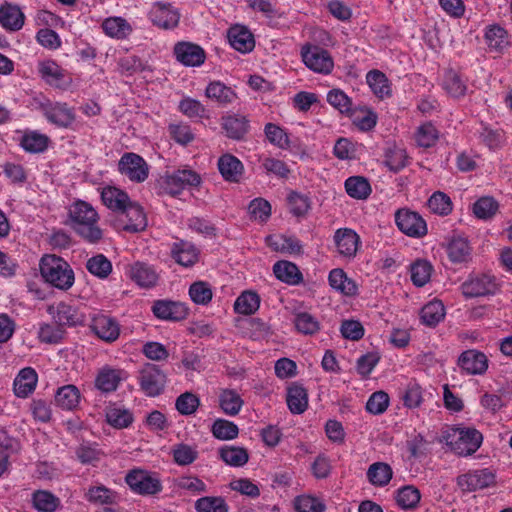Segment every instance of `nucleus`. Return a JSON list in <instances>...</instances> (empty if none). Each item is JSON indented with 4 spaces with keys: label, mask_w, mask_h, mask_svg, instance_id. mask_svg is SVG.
Returning <instances> with one entry per match:
<instances>
[{
    "label": "nucleus",
    "mask_w": 512,
    "mask_h": 512,
    "mask_svg": "<svg viewBox=\"0 0 512 512\" xmlns=\"http://www.w3.org/2000/svg\"><path fill=\"white\" fill-rule=\"evenodd\" d=\"M69 218L73 230L85 241L96 243L103 232L98 225L99 215L88 202L78 200L69 208Z\"/></svg>",
    "instance_id": "1"
},
{
    "label": "nucleus",
    "mask_w": 512,
    "mask_h": 512,
    "mask_svg": "<svg viewBox=\"0 0 512 512\" xmlns=\"http://www.w3.org/2000/svg\"><path fill=\"white\" fill-rule=\"evenodd\" d=\"M39 266L41 276L51 286L63 291L73 286L74 271L63 258L56 255H44Z\"/></svg>",
    "instance_id": "2"
},
{
    "label": "nucleus",
    "mask_w": 512,
    "mask_h": 512,
    "mask_svg": "<svg viewBox=\"0 0 512 512\" xmlns=\"http://www.w3.org/2000/svg\"><path fill=\"white\" fill-rule=\"evenodd\" d=\"M446 443L459 456L475 453L483 441L482 434L473 428H452L445 436Z\"/></svg>",
    "instance_id": "3"
},
{
    "label": "nucleus",
    "mask_w": 512,
    "mask_h": 512,
    "mask_svg": "<svg viewBox=\"0 0 512 512\" xmlns=\"http://www.w3.org/2000/svg\"><path fill=\"white\" fill-rule=\"evenodd\" d=\"M41 111L46 120L58 128L75 129L76 114L74 108L65 102L42 103Z\"/></svg>",
    "instance_id": "4"
},
{
    "label": "nucleus",
    "mask_w": 512,
    "mask_h": 512,
    "mask_svg": "<svg viewBox=\"0 0 512 512\" xmlns=\"http://www.w3.org/2000/svg\"><path fill=\"white\" fill-rule=\"evenodd\" d=\"M201 182L200 176L190 169H179L171 174H166L162 178V189L172 195L180 194L188 187L198 186Z\"/></svg>",
    "instance_id": "5"
},
{
    "label": "nucleus",
    "mask_w": 512,
    "mask_h": 512,
    "mask_svg": "<svg viewBox=\"0 0 512 512\" xmlns=\"http://www.w3.org/2000/svg\"><path fill=\"white\" fill-rule=\"evenodd\" d=\"M304 64L312 71L327 75L334 67L330 53L316 45H305L301 49Z\"/></svg>",
    "instance_id": "6"
},
{
    "label": "nucleus",
    "mask_w": 512,
    "mask_h": 512,
    "mask_svg": "<svg viewBox=\"0 0 512 512\" xmlns=\"http://www.w3.org/2000/svg\"><path fill=\"white\" fill-rule=\"evenodd\" d=\"M138 379L142 391L150 397L159 395L166 383L165 373L152 363L143 365L139 371Z\"/></svg>",
    "instance_id": "7"
},
{
    "label": "nucleus",
    "mask_w": 512,
    "mask_h": 512,
    "mask_svg": "<svg viewBox=\"0 0 512 512\" xmlns=\"http://www.w3.org/2000/svg\"><path fill=\"white\" fill-rule=\"evenodd\" d=\"M119 172L130 181L141 183L149 175V166L147 162L138 154L125 153L118 163Z\"/></svg>",
    "instance_id": "8"
},
{
    "label": "nucleus",
    "mask_w": 512,
    "mask_h": 512,
    "mask_svg": "<svg viewBox=\"0 0 512 512\" xmlns=\"http://www.w3.org/2000/svg\"><path fill=\"white\" fill-rule=\"evenodd\" d=\"M37 70L41 79L52 87L66 90L72 84V78L66 70L51 59L39 61Z\"/></svg>",
    "instance_id": "9"
},
{
    "label": "nucleus",
    "mask_w": 512,
    "mask_h": 512,
    "mask_svg": "<svg viewBox=\"0 0 512 512\" xmlns=\"http://www.w3.org/2000/svg\"><path fill=\"white\" fill-rule=\"evenodd\" d=\"M395 223L399 230L409 237L421 238L427 234V224L420 214L409 209H399L395 213Z\"/></svg>",
    "instance_id": "10"
},
{
    "label": "nucleus",
    "mask_w": 512,
    "mask_h": 512,
    "mask_svg": "<svg viewBox=\"0 0 512 512\" xmlns=\"http://www.w3.org/2000/svg\"><path fill=\"white\" fill-rule=\"evenodd\" d=\"M495 482L496 476L489 468L472 470L457 477V485L466 493L488 488Z\"/></svg>",
    "instance_id": "11"
},
{
    "label": "nucleus",
    "mask_w": 512,
    "mask_h": 512,
    "mask_svg": "<svg viewBox=\"0 0 512 512\" xmlns=\"http://www.w3.org/2000/svg\"><path fill=\"white\" fill-rule=\"evenodd\" d=\"M125 480L132 491L142 495L156 494L162 489L159 479L145 470H132Z\"/></svg>",
    "instance_id": "12"
},
{
    "label": "nucleus",
    "mask_w": 512,
    "mask_h": 512,
    "mask_svg": "<svg viewBox=\"0 0 512 512\" xmlns=\"http://www.w3.org/2000/svg\"><path fill=\"white\" fill-rule=\"evenodd\" d=\"M47 312L52 316L55 323L61 327L77 326L85 321V314L77 306L65 302L50 305Z\"/></svg>",
    "instance_id": "13"
},
{
    "label": "nucleus",
    "mask_w": 512,
    "mask_h": 512,
    "mask_svg": "<svg viewBox=\"0 0 512 512\" xmlns=\"http://www.w3.org/2000/svg\"><path fill=\"white\" fill-rule=\"evenodd\" d=\"M149 19L157 27L167 30L178 25L180 14L171 4L156 2L150 9Z\"/></svg>",
    "instance_id": "14"
},
{
    "label": "nucleus",
    "mask_w": 512,
    "mask_h": 512,
    "mask_svg": "<svg viewBox=\"0 0 512 512\" xmlns=\"http://www.w3.org/2000/svg\"><path fill=\"white\" fill-rule=\"evenodd\" d=\"M90 328L99 339L107 343L115 342L120 336L119 323L108 315L99 314L93 317Z\"/></svg>",
    "instance_id": "15"
},
{
    "label": "nucleus",
    "mask_w": 512,
    "mask_h": 512,
    "mask_svg": "<svg viewBox=\"0 0 512 512\" xmlns=\"http://www.w3.org/2000/svg\"><path fill=\"white\" fill-rule=\"evenodd\" d=\"M174 55L181 64L188 67L201 66L206 58L202 47L191 42H179L174 47Z\"/></svg>",
    "instance_id": "16"
},
{
    "label": "nucleus",
    "mask_w": 512,
    "mask_h": 512,
    "mask_svg": "<svg viewBox=\"0 0 512 512\" xmlns=\"http://www.w3.org/2000/svg\"><path fill=\"white\" fill-rule=\"evenodd\" d=\"M458 366L468 375H482L488 368V359L484 353L469 349L459 356Z\"/></svg>",
    "instance_id": "17"
},
{
    "label": "nucleus",
    "mask_w": 512,
    "mask_h": 512,
    "mask_svg": "<svg viewBox=\"0 0 512 512\" xmlns=\"http://www.w3.org/2000/svg\"><path fill=\"white\" fill-rule=\"evenodd\" d=\"M461 288L464 296L473 298L495 293L497 284L494 277L480 275L465 281Z\"/></svg>",
    "instance_id": "18"
},
{
    "label": "nucleus",
    "mask_w": 512,
    "mask_h": 512,
    "mask_svg": "<svg viewBox=\"0 0 512 512\" xmlns=\"http://www.w3.org/2000/svg\"><path fill=\"white\" fill-rule=\"evenodd\" d=\"M152 311L158 319L166 321H181L188 315V309L183 303L169 300L155 301Z\"/></svg>",
    "instance_id": "19"
},
{
    "label": "nucleus",
    "mask_w": 512,
    "mask_h": 512,
    "mask_svg": "<svg viewBox=\"0 0 512 512\" xmlns=\"http://www.w3.org/2000/svg\"><path fill=\"white\" fill-rule=\"evenodd\" d=\"M124 379H126L124 370L104 366L96 376L95 387L103 393H110L115 391Z\"/></svg>",
    "instance_id": "20"
},
{
    "label": "nucleus",
    "mask_w": 512,
    "mask_h": 512,
    "mask_svg": "<svg viewBox=\"0 0 512 512\" xmlns=\"http://www.w3.org/2000/svg\"><path fill=\"white\" fill-rule=\"evenodd\" d=\"M358 234L349 228L338 229L334 235V242L340 255L352 258L355 256L359 245Z\"/></svg>",
    "instance_id": "21"
},
{
    "label": "nucleus",
    "mask_w": 512,
    "mask_h": 512,
    "mask_svg": "<svg viewBox=\"0 0 512 512\" xmlns=\"http://www.w3.org/2000/svg\"><path fill=\"white\" fill-rule=\"evenodd\" d=\"M171 257L181 266L191 267L199 257L198 249L191 243L185 240H178L171 245Z\"/></svg>",
    "instance_id": "22"
},
{
    "label": "nucleus",
    "mask_w": 512,
    "mask_h": 512,
    "mask_svg": "<svg viewBox=\"0 0 512 512\" xmlns=\"http://www.w3.org/2000/svg\"><path fill=\"white\" fill-rule=\"evenodd\" d=\"M128 275L140 287L149 288L156 284L158 274L155 269L143 262H135L128 268Z\"/></svg>",
    "instance_id": "23"
},
{
    "label": "nucleus",
    "mask_w": 512,
    "mask_h": 512,
    "mask_svg": "<svg viewBox=\"0 0 512 512\" xmlns=\"http://www.w3.org/2000/svg\"><path fill=\"white\" fill-rule=\"evenodd\" d=\"M228 40L230 45L241 53H248L255 46L252 33L241 25H235L228 30Z\"/></svg>",
    "instance_id": "24"
},
{
    "label": "nucleus",
    "mask_w": 512,
    "mask_h": 512,
    "mask_svg": "<svg viewBox=\"0 0 512 512\" xmlns=\"http://www.w3.org/2000/svg\"><path fill=\"white\" fill-rule=\"evenodd\" d=\"M205 95L221 106L230 105L238 98L234 89L221 81L210 82L205 89Z\"/></svg>",
    "instance_id": "25"
},
{
    "label": "nucleus",
    "mask_w": 512,
    "mask_h": 512,
    "mask_svg": "<svg viewBox=\"0 0 512 512\" xmlns=\"http://www.w3.org/2000/svg\"><path fill=\"white\" fill-rule=\"evenodd\" d=\"M101 199L106 207L117 213H121L131 201L125 191L114 186L104 187L101 191Z\"/></svg>",
    "instance_id": "26"
},
{
    "label": "nucleus",
    "mask_w": 512,
    "mask_h": 512,
    "mask_svg": "<svg viewBox=\"0 0 512 512\" xmlns=\"http://www.w3.org/2000/svg\"><path fill=\"white\" fill-rule=\"evenodd\" d=\"M37 382L38 376L33 368L26 367L20 370L13 383L16 396L21 398L27 397L35 390Z\"/></svg>",
    "instance_id": "27"
},
{
    "label": "nucleus",
    "mask_w": 512,
    "mask_h": 512,
    "mask_svg": "<svg viewBox=\"0 0 512 512\" xmlns=\"http://www.w3.org/2000/svg\"><path fill=\"white\" fill-rule=\"evenodd\" d=\"M127 218L124 228L130 232H139L146 228L147 217L143 208L136 202L130 201V204L121 212Z\"/></svg>",
    "instance_id": "28"
},
{
    "label": "nucleus",
    "mask_w": 512,
    "mask_h": 512,
    "mask_svg": "<svg viewBox=\"0 0 512 512\" xmlns=\"http://www.w3.org/2000/svg\"><path fill=\"white\" fill-rule=\"evenodd\" d=\"M218 169L222 177L230 182H238L244 171L242 162L231 154L219 158Z\"/></svg>",
    "instance_id": "29"
},
{
    "label": "nucleus",
    "mask_w": 512,
    "mask_h": 512,
    "mask_svg": "<svg viewBox=\"0 0 512 512\" xmlns=\"http://www.w3.org/2000/svg\"><path fill=\"white\" fill-rule=\"evenodd\" d=\"M222 127L229 138L239 140L248 132L249 120L240 114L227 115L222 118Z\"/></svg>",
    "instance_id": "30"
},
{
    "label": "nucleus",
    "mask_w": 512,
    "mask_h": 512,
    "mask_svg": "<svg viewBox=\"0 0 512 512\" xmlns=\"http://www.w3.org/2000/svg\"><path fill=\"white\" fill-rule=\"evenodd\" d=\"M442 88L454 98L464 96L467 91L466 81L458 72L452 69L445 71L442 77Z\"/></svg>",
    "instance_id": "31"
},
{
    "label": "nucleus",
    "mask_w": 512,
    "mask_h": 512,
    "mask_svg": "<svg viewBox=\"0 0 512 512\" xmlns=\"http://www.w3.org/2000/svg\"><path fill=\"white\" fill-rule=\"evenodd\" d=\"M0 23L7 30L18 31L24 24V14L15 5H3L0 7Z\"/></svg>",
    "instance_id": "32"
},
{
    "label": "nucleus",
    "mask_w": 512,
    "mask_h": 512,
    "mask_svg": "<svg viewBox=\"0 0 512 512\" xmlns=\"http://www.w3.org/2000/svg\"><path fill=\"white\" fill-rule=\"evenodd\" d=\"M50 139L38 131H26L20 140V146L29 153H42L49 145Z\"/></svg>",
    "instance_id": "33"
},
{
    "label": "nucleus",
    "mask_w": 512,
    "mask_h": 512,
    "mask_svg": "<svg viewBox=\"0 0 512 512\" xmlns=\"http://www.w3.org/2000/svg\"><path fill=\"white\" fill-rule=\"evenodd\" d=\"M80 391L72 384L64 385L55 393V403L64 410H73L80 402Z\"/></svg>",
    "instance_id": "34"
},
{
    "label": "nucleus",
    "mask_w": 512,
    "mask_h": 512,
    "mask_svg": "<svg viewBox=\"0 0 512 512\" xmlns=\"http://www.w3.org/2000/svg\"><path fill=\"white\" fill-rule=\"evenodd\" d=\"M346 193L353 199L365 200L371 192L369 181L363 176H351L344 183Z\"/></svg>",
    "instance_id": "35"
},
{
    "label": "nucleus",
    "mask_w": 512,
    "mask_h": 512,
    "mask_svg": "<svg viewBox=\"0 0 512 512\" xmlns=\"http://www.w3.org/2000/svg\"><path fill=\"white\" fill-rule=\"evenodd\" d=\"M60 499L48 490H36L32 494V505L39 512H55Z\"/></svg>",
    "instance_id": "36"
},
{
    "label": "nucleus",
    "mask_w": 512,
    "mask_h": 512,
    "mask_svg": "<svg viewBox=\"0 0 512 512\" xmlns=\"http://www.w3.org/2000/svg\"><path fill=\"white\" fill-rule=\"evenodd\" d=\"M273 272L277 279L287 284H298L302 280L298 267L289 261H278L273 266Z\"/></svg>",
    "instance_id": "37"
},
{
    "label": "nucleus",
    "mask_w": 512,
    "mask_h": 512,
    "mask_svg": "<svg viewBox=\"0 0 512 512\" xmlns=\"http://www.w3.org/2000/svg\"><path fill=\"white\" fill-rule=\"evenodd\" d=\"M447 254L452 262L463 263L470 258L471 248L465 238L454 237L448 243Z\"/></svg>",
    "instance_id": "38"
},
{
    "label": "nucleus",
    "mask_w": 512,
    "mask_h": 512,
    "mask_svg": "<svg viewBox=\"0 0 512 512\" xmlns=\"http://www.w3.org/2000/svg\"><path fill=\"white\" fill-rule=\"evenodd\" d=\"M87 501L96 505H112L117 501V493L104 485H96L90 487L86 493Z\"/></svg>",
    "instance_id": "39"
},
{
    "label": "nucleus",
    "mask_w": 512,
    "mask_h": 512,
    "mask_svg": "<svg viewBox=\"0 0 512 512\" xmlns=\"http://www.w3.org/2000/svg\"><path fill=\"white\" fill-rule=\"evenodd\" d=\"M287 405L294 414L303 413L308 406V396L306 390L299 385H293L287 392Z\"/></svg>",
    "instance_id": "40"
},
{
    "label": "nucleus",
    "mask_w": 512,
    "mask_h": 512,
    "mask_svg": "<svg viewBox=\"0 0 512 512\" xmlns=\"http://www.w3.org/2000/svg\"><path fill=\"white\" fill-rule=\"evenodd\" d=\"M445 309L444 305L439 300H434L427 303L420 312L422 323L433 327L444 319Z\"/></svg>",
    "instance_id": "41"
},
{
    "label": "nucleus",
    "mask_w": 512,
    "mask_h": 512,
    "mask_svg": "<svg viewBox=\"0 0 512 512\" xmlns=\"http://www.w3.org/2000/svg\"><path fill=\"white\" fill-rule=\"evenodd\" d=\"M393 472L391 467L384 462H376L370 465L367 470L368 480L375 486H385L387 485L391 478Z\"/></svg>",
    "instance_id": "42"
},
{
    "label": "nucleus",
    "mask_w": 512,
    "mask_h": 512,
    "mask_svg": "<svg viewBox=\"0 0 512 512\" xmlns=\"http://www.w3.org/2000/svg\"><path fill=\"white\" fill-rule=\"evenodd\" d=\"M102 28L106 35L117 39L127 37L132 30L129 23L121 17L107 18L102 23Z\"/></svg>",
    "instance_id": "43"
},
{
    "label": "nucleus",
    "mask_w": 512,
    "mask_h": 512,
    "mask_svg": "<svg viewBox=\"0 0 512 512\" xmlns=\"http://www.w3.org/2000/svg\"><path fill=\"white\" fill-rule=\"evenodd\" d=\"M366 81L377 97L385 98L390 95L391 89L389 86V81L385 74L381 71H369L366 75Z\"/></svg>",
    "instance_id": "44"
},
{
    "label": "nucleus",
    "mask_w": 512,
    "mask_h": 512,
    "mask_svg": "<svg viewBox=\"0 0 512 512\" xmlns=\"http://www.w3.org/2000/svg\"><path fill=\"white\" fill-rule=\"evenodd\" d=\"M330 286L345 295H353L356 293V285L348 279L342 269H333L328 276Z\"/></svg>",
    "instance_id": "45"
},
{
    "label": "nucleus",
    "mask_w": 512,
    "mask_h": 512,
    "mask_svg": "<svg viewBox=\"0 0 512 512\" xmlns=\"http://www.w3.org/2000/svg\"><path fill=\"white\" fill-rule=\"evenodd\" d=\"M219 404L225 414L235 416L240 412L243 400L236 391L226 389L219 396Z\"/></svg>",
    "instance_id": "46"
},
{
    "label": "nucleus",
    "mask_w": 512,
    "mask_h": 512,
    "mask_svg": "<svg viewBox=\"0 0 512 512\" xmlns=\"http://www.w3.org/2000/svg\"><path fill=\"white\" fill-rule=\"evenodd\" d=\"M260 305V298L257 293L252 291L243 292L234 303V309L237 313L250 315L255 313Z\"/></svg>",
    "instance_id": "47"
},
{
    "label": "nucleus",
    "mask_w": 512,
    "mask_h": 512,
    "mask_svg": "<svg viewBox=\"0 0 512 512\" xmlns=\"http://www.w3.org/2000/svg\"><path fill=\"white\" fill-rule=\"evenodd\" d=\"M106 420L114 428L122 429L133 422V415L126 408L111 406L106 411Z\"/></svg>",
    "instance_id": "48"
},
{
    "label": "nucleus",
    "mask_w": 512,
    "mask_h": 512,
    "mask_svg": "<svg viewBox=\"0 0 512 512\" xmlns=\"http://www.w3.org/2000/svg\"><path fill=\"white\" fill-rule=\"evenodd\" d=\"M173 460L179 466L192 464L198 458V451L195 446L184 443L175 444L171 448Z\"/></svg>",
    "instance_id": "49"
},
{
    "label": "nucleus",
    "mask_w": 512,
    "mask_h": 512,
    "mask_svg": "<svg viewBox=\"0 0 512 512\" xmlns=\"http://www.w3.org/2000/svg\"><path fill=\"white\" fill-rule=\"evenodd\" d=\"M267 243L273 250L285 253H300L302 248L300 241L295 237H268Z\"/></svg>",
    "instance_id": "50"
},
{
    "label": "nucleus",
    "mask_w": 512,
    "mask_h": 512,
    "mask_svg": "<svg viewBox=\"0 0 512 512\" xmlns=\"http://www.w3.org/2000/svg\"><path fill=\"white\" fill-rule=\"evenodd\" d=\"M485 39L490 50L502 51L508 46L507 32L500 26H490L486 33Z\"/></svg>",
    "instance_id": "51"
},
{
    "label": "nucleus",
    "mask_w": 512,
    "mask_h": 512,
    "mask_svg": "<svg viewBox=\"0 0 512 512\" xmlns=\"http://www.w3.org/2000/svg\"><path fill=\"white\" fill-rule=\"evenodd\" d=\"M439 138V132L431 123H424L417 128L415 140L418 146L430 148L434 146Z\"/></svg>",
    "instance_id": "52"
},
{
    "label": "nucleus",
    "mask_w": 512,
    "mask_h": 512,
    "mask_svg": "<svg viewBox=\"0 0 512 512\" xmlns=\"http://www.w3.org/2000/svg\"><path fill=\"white\" fill-rule=\"evenodd\" d=\"M264 132L268 141L280 149H287L290 146L289 136L286 131L274 123H267Z\"/></svg>",
    "instance_id": "53"
},
{
    "label": "nucleus",
    "mask_w": 512,
    "mask_h": 512,
    "mask_svg": "<svg viewBox=\"0 0 512 512\" xmlns=\"http://www.w3.org/2000/svg\"><path fill=\"white\" fill-rule=\"evenodd\" d=\"M221 459L228 465L241 467L248 461V453L241 447H225L220 450Z\"/></svg>",
    "instance_id": "54"
},
{
    "label": "nucleus",
    "mask_w": 512,
    "mask_h": 512,
    "mask_svg": "<svg viewBox=\"0 0 512 512\" xmlns=\"http://www.w3.org/2000/svg\"><path fill=\"white\" fill-rule=\"evenodd\" d=\"M211 431L213 436L219 440H232L239 433L237 425L225 419L215 420Z\"/></svg>",
    "instance_id": "55"
},
{
    "label": "nucleus",
    "mask_w": 512,
    "mask_h": 512,
    "mask_svg": "<svg viewBox=\"0 0 512 512\" xmlns=\"http://www.w3.org/2000/svg\"><path fill=\"white\" fill-rule=\"evenodd\" d=\"M410 272L413 284L422 287L430 280L432 266L426 260H417L411 265Z\"/></svg>",
    "instance_id": "56"
},
{
    "label": "nucleus",
    "mask_w": 512,
    "mask_h": 512,
    "mask_svg": "<svg viewBox=\"0 0 512 512\" xmlns=\"http://www.w3.org/2000/svg\"><path fill=\"white\" fill-rule=\"evenodd\" d=\"M428 208L435 214L448 215L452 211V201L448 195L443 192H435L427 202Z\"/></svg>",
    "instance_id": "57"
},
{
    "label": "nucleus",
    "mask_w": 512,
    "mask_h": 512,
    "mask_svg": "<svg viewBox=\"0 0 512 512\" xmlns=\"http://www.w3.org/2000/svg\"><path fill=\"white\" fill-rule=\"evenodd\" d=\"M296 329L303 334L312 335L320 329L319 321L308 312H299L294 319Z\"/></svg>",
    "instance_id": "58"
},
{
    "label": "nucleus",
    "mask_w": 512,
    "mask_h": 512,
    "mask_svg": "<svg viewBox=\"0 0 512 512\" xmlns=\"http://www.w3.org/2000/svg\"><path fill=\"white\" fill-rule=\"evenodd\" d=\"M86 268L91 274L106 278L112 271V264L104 255L99 254L87 261Z\"/></svg>",
    "instance_id": "59"
},
{
    "label": "nucleus",
    "mask_w": 512,
    "mask_h": 512,
    "mask_svg": "<svg viewBox=\"0 0 512 512\" xmlns=\"http://www.w3.org/2000/svg\"><path fill=\"white\" fill-rule=\"evenodd\" d=\"M420 492L413 486H405L398 490L396 501L403 509H412L417 506L420 501Z\"/></svg>",
    "instance_id": "60"
},
{
    "label": "nucleus",
    "mask_w": 512,
    "mask_h": 512,
    "mask_svg": "<svg viewBox=\"0 0 512 512\" xmlns=\"http://www.w3.org/2000/svg\"><path fill=\"white\" fill-rule=\"evenodd\" d=\"M189 295L194 303L205 305L211 301L213 294L208 283L198 281L190 286Z\"/></svg>",
    "instance_id": "61"
},
{
    "label": "nucleus",
    "mask_w": 512,
    "mask_h": 512,
    "mask_svg": "<svg viewBox=\"0 0 512 512\" xmlns=\"http://www.w3.org/2000/svg\"><path fill=\"white\" fill-rule=\"evenodd\" d=\"M498 203L492 197H482L473 204V213L479 219H488L495 215Z\"/></svg>",
    "instance_id": "62"
},
{
    "label": "nucleus",
    "mask_w": 512,
    "mask_h": 512,
    "mask_svg": "<svg viewBox=\"0 0 512 512\" xmlns=\"http://www.w3.org/2000/svg\"><path fill=\"white\" fill-rule=\"evenodd\" d=\"M198 512H228L227 504L221 497H202L195 503Z\"/></svg>",
    "instance_id": "63"
},
{
    "label": "nucleus",
    "mask_w": 512,
    "mask_h": 512,
    "mask_svg": "<svg viewBox=\"0 0 512 512\" xmlns=\"http://www.w3.org/2000/svg\"><path fill=\"white\" fill-rule=\"evenodd\" d=\"M178 107L189 118H202L206 114L205 106L200 101L191 97L183 98Z\"/></svg>",
    "instance_id": "64"
}]
</instances>
